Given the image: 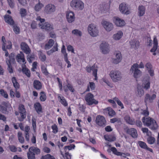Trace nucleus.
Segmentation results:
<instances>
[{
  "instance_id": "4d7b16f0",
  "label": "nucleus",
  "mask_w": 159,
  "mask_h": 159,
  "mask_svg": "<svg viewBox=\"0 0 159 159\" xmlns=\"http://www.w3.org/2000/svg\"><path fill=\"white\" fill-rule=\"evenodd\" d=\"M114 99H115V100L116 101L118 104L121 107V109H123L124 108L123 103L118 98H115Z\"/></svg>"
},
{
  "instance_id": "bb28decb",
  "label": "nucleus",
  "mask_w": 159,
  "mask_h": 159,
  "mask_svg": "<svg viewBox=\"0 0 159 159\" xmlns=\"http://www.w3.org/2000/svg\"><path fill=\"white\" fill-rule=\"evenodd\" d=\"M34 88L37 90L40 89L42 87V84L39 80H35L33 82Z\"/></svg>"
},
{
  "instance_id": "e433bc0d",
  "label": "nucleus",
  "mask_w": 159,
  "mask_h": 159,
  "mask_svg": "<svg viewBox=\"0 0 159 159\" xmlns=\"http://www.w3.org/2000/svg\"><path fill=\"white\" fill-rule=\"evenodd\" d=\"M43 6L42 3L41 2H39L35 5L34 9L36 11H39Z\"/></svg>"
},
{
  "instance_id": "ea45409f",
  "label": "nucleus",
  "mask_w": 159,
  "mask_h": 159,
  "mask_svg": "<svg viewBox=\"0 0 159 159\" xmlns=\"http://www.w3.org/2000/svg\"><path fill=\"white\" fill-rule=\"evenodd\" d=\"M108 113L110 116H113L116 115V112L111 107L107 108Z\"/></svg>"
},
{
  "instance_id": "f704fd0d",
  "label": "nucleus",
  "mask_w": 159,
  "mask_h": 159,
  "mask_svg": "<svg viewBox=\"0 0 159 159\" xmlns=\"http://www.w3.org/2000/svg\"><path fill=\"white\" fill-rule=\"evenodd\" d=\"M62 98L60 96L58 97V98L59 102L63 104L64 106L66 107L67 106V103L64 97H62Z\"/></svg>"
},
{
  "instance_id": "6e6d98bb",
  "label": "nucleus",
  "mask_w": 159,
  "mask_h": 159,
  "mask_svg": "<svg viewBox=\"0 0 159 159\" xmlns=\"http://www.w3.org/2000/svg\"><path fill=\"white\" fill-rule=\"evenodd\" d=\"M8 66L7 70L9 72L12 73L13 72V68L11 65V63H7Z\"/></svg>"
},
{
  "instance_id": "0eeeda50",
  "label": "nucleus",
  "mask_w": 159,
  "mask_h": 159,
  "mask_svg": "<svg viewBox=\"0 0 159 159\" xmlns=\"http://www.w3.org/2000/svg\"><path fill=\"white\" fill-rule=\"evenodd\" d=\"M101 52L103 54H107L110 51L109 44L105 42H102L99 46Z\"/></svg>"
},
{
  "instance_id": "8fccbe9b",
  "label": "nucleus",
  "mask_w": 159,
  "mask_h": 159,
  "mask_svg": "<svg viewBox=\"0 0 159 159\" xmlns=\"http://www.w3.org/2000/svg\"><path fill=\"white\" fill-rule=\"evenodd\" d=\"M27 155L28 159H35L34 153L31 154L28 152L27 153Z\"/></svg>"
},
{
  "instance_id": "13d9d810",
  "label": "nucleus",
  "mask_w": 159,
  "mask_h": 159,
  "mask_svg": "<svg viewBox=\"0 0 159 159\" xmlns=\"http://www.w3.org/2000/svg\"><path fill=\"white\" fill-rule=\"evenodd\" d=\"M9 5L11 8H13L14 7V0H7Z\"/></svg>"
},
{
  "instance_id": "412c9836",
  "label": "nucleus",
  "mask_w": 159,
  "mask_h": 159,
  "mask_svg": "<svg viewBox=\"0 0 159 159\" xmlns=\"http://www.w3.org/2000/svg\"><path fill=\"white\" fill-rule=\"evenodd\" d=\"M5 21L11 25H13L14 24V22L11 16L8 15H6L4 16Z\"/></svg>"
},
{
  "instance_id": "f8f14e48",
  "label": "nucleus",
  "mask_w": 159,
  "mask_h": 159,
  "mask_svg": "<svg viewBox=\"0 0 159 159\" xmlns=\"http://www.w3.org/2000/svg\"><path fill=\"white\" fill-rule=\"evenodd\" d=\"M126 133L131 136L134 139L136 138L138 136V134L136 129L134 128L128 129L126 131Z\"/></svg>"
},
{
  "instance_id": "6e6552de",
  "label": "nucleus",
  "mask_w": 159,
  "mask_h": 159,
  "mask_svg": "<svg viewBox=\"0 0 159 159\" xmlns=\"http://www.w3.org/2000/svg\"><path fill=\"white\" fill-rule=\"evenodd\" d=\"M96 122L99 126L104 127L106 125V121L103 116L98 115L96 117Z\"/></svg>"
},
{
  "instance_id": "bf43d9fd",
  "label": "nucleus",
  "mask_w": 159,
  "mask_h": 159,
  "mask_svg": "<svg viewBox=\"0 0 159 159\" xmlns=\"http://www.w3.org/2000/svg\"><path fill=\"white\" fill-rule=\"evenodd\" d=\"M137 91L138 96L140 97H141L144 94V91L141 89L138 88Z\"/></svg>"
},
{
  "instance_id": "0e129e2a",
  "label": "nucleus",
  "mask_w": 159,
  "mask_h": 159,
  "mask_svg": "<svg viewBox=\"0 0 159 159\" xmlns=\"http://www.w3.org/2000/svg\"><path fill=\"white\" fill-rule=\"evenodd\" d=\"M67 50L69 51H71L72 53H75L73 48L71 45H69L67 46Z\"/></svg>"
},
{
  "instance_id": "37998d69",
  "label": "nucleus",
  "mask_w": 159,
  "mask_h": 159,
  "mask_svg": "<svg viewBox=\"0 0 159 159\" xmlns=\"http://www.w3.org/2000/svg\"><path fill=\"white\" fill-rule=\"evenodd\" d=\"M138 143L139 146L142 148L146 149L148 147L146 143L143 142L139 141Z\"/></svg>"
},
{
  "instance_id": "393cba45",
  "label": "nucleus",
  "mask_w": 159,
  "mask_h": 159,
  "mask_svg": "<svg viewBox=\"0 0 159 159\" xmlns=\"http://www.w3.org/2000/svg\"><path fill=\"white\" fill-rule=\"evenodd\" d=\"M138 10V16H142L145 14V7L143 5H140L139 6Z\"/></svg>"
},
{
  "instance_id": "c756f323",
  "label": "nucleus",
  "mask_w": 159,
  "mask_h": 159,
  "mask_svg": "<svg viewBox=\"0 0 159 159\" xmlns=\"http://www.w3.org/2000/svg\"><path fill=\"white\" fill-rule=\"evenodd\" d=\"M158 42L156 37L155 36L153 39V48L151 49L150 52H154L157 50V48Z\"/></svg>"
},
{
  "instance_id": "f257e3e1",
  "label": "nucleus",
  "mask_w": 159,
  "mask_h": 159,
  "mask_svg": "<svg viewBox=\"0 0 159 159\" xmlns=\"http://www.w3.org/2000/svg\"><path fill=\"white\" fill-rule=\"evenodd\" d=\"M142 121L144 125L149 127L152 130H155L158 128V125L155 120L149 116L147 117H143Z\"/></svg>"
},
{
  "instance_id": "7c9ffc66",
  "label": "nucleus",
  "mask_w": 159,
  "mask_h": 159,
  "mask_svg": "<svg viewBox=\"0 0 159 159\" xmlns=\"http://www.w3.org/2000/svg\"><path fill=\"white\" fill-rule=\"evenodd\" d=\"M34 107L36 112L39 114L42 112V108L41 104L39 102H36L34 105Z\"/></svg>"
},
{
  "instance_id": "79ce46f5",
  "label": "nucleus",
  "mask_w": 159,
  "mask_h": 159,
  "mask_svg": "<svg viewBox=\"0 0 159 159\" xmlns=\"http://www.w3.org/2000/svg\"><path fill=\"white\" fill-rule=\"evenodd\" d=\"M72 33L75 35L81 36L82 35V33L81 31L75 29L73 30Z\"/></svg>"
},
{
  "instance_id": "c9c22d12",
  "label": "nucleus",
  "mask_w": 159,
  "mask_h": 159,
  "mask_svg": "<svg viewBox=\"0 0 159 159\" xmlns=\"http://www.w3.org/2000/svg\"><path fill=\"white\" fill-rule=\"evenodd\" d=\"M125 119L126 122L129 124L131 125L134 124L135 122L134 120L131 119L129 116H126L125 117Z\"/></svg>"
},
{
  "instance_id": "473e14b6",
  "label": "nucleus",
  "mask_w": 159,
  "mask_h": 159,
  "mask_svg": "<svg viewBox=\"0 0 159 159\" xmlns=\"http://www.w3.org/2000/svg\"><path fill=\"white\" fill-rule=\"evenodd\" d=\"M123 35V33L121 31H119L117 33L114 34L113 36V38L116 40L120 39Z\"/></svg>"
},
{
  "instance_id": "a211bd4d",
  "label": "nucleus",
  "mask_w": 159,
  "mask_h": 159,
  "mask_svg": "<svg viewBox=\"0 0 159 159\" xmlns=\"http://www.w3.org/2000/svg\"><path fill=\"white\" fill-rule=\"evenodd\" d=\"M21 50L26 54H29L30 52V50L28 46L25 43L22 42L20 44Z\"/></svg>"
},
{
  "instance_id": "72a5a7b5",
  "label": "nucleus",
  "mask_w": 159,
  "mask_h": 159,
  "mask_svg": "<svg viewBox=\"0 0 159 159\" xmlns=\"http://www.w3.org/2000/svg\"><path fill=\"white\" fill-rule=\"evenodd\" d=\"M22 71L23 73L25 74L28 77H30V70L26 67H23L22 69Z\"/></svg>"
},
{
  "instance_id": "603ef678",
  "label": "nucleus",
  "mask_w": 159,
  "mask_h": 159,
  "mask_svg": "<svg viewBox=\"0 0 159 159\" xmlns=\"http://www.w3.org/2000/svg\"><path fill=\"white\" fill-rule=\"evenodd\" d=\"M35 58L34 55V54H32L30 56L29 55H28L27 57V61L30 63L32 62V61L31 59H34Z\"/></svg>"
},
{
  "instance_id": "9d476101",
  "label": "nucleus",
  "mask_w": 159,
  "mask_h": 159,
  "mask_svg": "<svg viewBox=\"0 0 159 159\" xmlns=\"http://www.w3.org/2000/svg\"><path fill=\"white\" fill-rule=\"evenodd\" d=\"M156 94H153L152 96L148 93L146 94L144 101L146 104L148 102L152 103L153 102V100L156 98Z\"/></svg>"
},
{
  "instance_id": "5fc2aeb1",
  "label": "nucleus",
  "mask_w": 159,
  "mask_h": 159,
  "mask_svg": "<svg viewBox=\"0 0 159 159\" xmlns=\"http://www.w3.org/2000/svg\"><path fill=\"white\" fill-rule=\"evenodd\" d=\"M52 128L53 130L52 132L56 134L58 132V128L57 126L55 124H54L52 126Z\"/></svg>"
},
{
  "instance_id": "cd10ccee",
  "label": "nucleus",
  "mask_w": 159,
  "mask_h": 159,
  "mask_svg": "<svg viewBox=\"0 0 159 159\" xmlns=\"http://www.w3.org/2000/svg\"><path fill=\"white\" fill-rule=\"evenodd\" d=\"M21 54H18L16 57V59L17 61L19 63L22 61V62L24 63L25 61V60L24 57V54L22 53V52H20Z\"/></svg>"
},
{
  "instance_id": "f3484780",
  "label": "nucleus",
  "mask_w": 159,
  "mask_h": 159,
  "mask_svg": "<svg viewBox=\"0 0 159 159\" xmlns=\"http://www.w3.org/2000/svg\"><path fill=\"white\" fill-rule=\"evenodd\" d=\"M116 57L113 59V62L115 64H117L120 62L122 59V56L120 52H116L115 53Z\"/></svg>"
},
{
  "instance_id": "de8ad7c7",
  "label": "nucleus",
  "mask_w": 159,
  "mask_h": 159,
  "mask_svg": "<svg viewBox=\"0 0 159 159\" xmlns=\"http://www.w3.org/2000/svg\"><path fill=\"white\" fill-rule=\"evenodd\" d=\"M144 85V88L146 89H148L150 88V82L149 81V77H148Z\"/></svg>"
},
{
  "instance_id": "dca6fc26",
  "label": "nucleus",
  "mask_w": 159,
  "mask_h": 159,
  "mask_svg": "<svg viewBox=\"0 0 159 159\" xmlns=\"http://www.w3.org/2000/svg\"><path fill=\"white\" fill-rule=\"evenodd\" d=\"M102 24L105 30L107 31H110L112 30L113 26L112 24L107 21H104L102 22Z\"/></svg>"
},
{
  "instance_id": "6ab92c4d",
  "label": "nucleus",
  "mask_w": 159,
  "mask_h": 159,
  "mask_svg": "<svg viewBox=\"0 0 159 159\" xmlns=\"http://www.w3.org/2000/svg\"><path fill=\"white\" fill-rule=\"evenodd\" d=\"M9 106L10 104L8 102H3L0 105V111L3 113H6L7 111V108Z\"/></svg>"
},
{
  "instance_id": "3c124183",
  "label": "nucleus",
  "mask_w": 159,
  "mask_h": 159,
  "mask_svg": "<svg viewBox=\"0 0 159 159\" xmlns=\"http://www.w3.org/2000/svg\"><path fill=\"white\" fill-rule=\"evenodd\" d=\"M75 147V145L74 144H70L69 146H65L64 147V149L66 150L68 149L69 150H71L72 149H74Z\"/></svg>"
},
{
  "instance_id": "2eb2a0df",
  "label": "nucleus",
  "mask_w": 159,
  "mask_h": 159,
  "mask_svg": "<svg viewBox=\"0 0 159 159\" xmlns=\"http://www.w3.org/2000/svg\"><path fill=\"white\" fill-rule=\"evenodd\" d=\"M114 22L116 25L118 26L122 27L125 24V22L123 20L116 17H114Z\"/></svg>"
},
{
  "instance_id": "ddd939ff",
  "label": "nucleus",
  "mask_w": 159,
  "mask_h": 159,
  "mask_svg": "<svg viewBox=\"0 0 159 159\" xmlns=\"http://www.w3.org/2000/svg\"><path fill=\"white\" fill-rule=\"evenodd\" d=\"M119 9L120 11L123 14H128L129 13V11L126 4L122 3L120 4Z\"/></svg>"
},
{
  "instance_id": "2f4dec72",
  "label": "nucleus",
  "mask_w": 159,
  "mask_h": 159,
  "mask_svg": "<svg viewBox=\"0 0 159 159\" xmlns=\"http://www.w3.org/2000/svg\"><path fill=\"white\" fill-rule=\"evenodd\" d=\"M19 110L20 115L25 114L26 116V111L23 105L21 104L19 106Z\"/></svg>"
},
{
  "instance_id": "a19ab883",
  "label": "nucleus",
  "mask_w": 159,
  "mask_h": 159,
  "mask_svg": "<svg viewBox=\"0 0 159 159\" xmlns=\"http://www.w3.org/2000/svg\"><path fill=\"white\" fill-rule=\"evenodd\" d=\"M41 96L40 99L41 101H44L46 99V96L44 92L42 91L40 93Z\"/></svg>"
},
{
  "instance_id": "aec40b11",
  "label": "nucleus",
  "mask_w": 159,
  "mask_h": 159,
  "mask_svg": "<svg viewBox=\"0 0 159 159\" xmlns=\"http://www.w3.org/2000/svg\"><path fill=\"white\" fill-rule=\"evenodd\" d=\"M130 48H134L137 49L139 46V41L133 39L129 41Z\"/></svg>"
},
{
  "instance_id": "39448f33",
  "label": "nucleus",
  "mask_w": 159,
  "mask_h": 159,
  "mask_svg": "<svg viewBox=\"0 0 159 159\" xmlns=\"http://www.w3.org/2000/svg\"><path fill=\"white\" fill-rule=\"evenodd\" d=\"M139 65L137 63L134 64L131 66L130 71L134 73V77L135 78L139 77L141 75V71L138 69Z\"/></svg>"
},
{
  "instance_id": "09e8293b",
  "label": "nucleus",
  "mask_w": 159,
  "mask_h": 159,
  "mask_svg": "<svg viewBox=\"0 0 159 159\" xmlns=\"http://www.w3.org/2000/svg\"><path fill=\"white\" fill-rule=\"evenodd\" d=\"M41 70L43 73L45 75H48V72L47 71L46 68L44 65L41 66Z\"/></svg>"
},
{
  "instance_id": "69168bd1",
  "label": "nucleus",
  "mask_w": 159,
  "mask_h": 159,
  "mask_svg": "<svg viewBox=\"0 0 159 159\" xmlns=\"http://www.w3.org/2000/svg\"><path fill=\"white\" fill-rule=\"evenodd\" d=\"M145 67L148 70L152 69V64L150 62L147 63L145 65Z\"/></svg>"
},
{
  "instance_id": "338daca9",
  "label": "nucleus",
  "mask_w": 159,
  "mask_h": 159,
  "mask_svg": "<svg viewBox=\"0 0 159 159\" xmlns=\"http://www.w3.org/2000/svg\"><path fill=\"white\" fill-rule=\"evenodd\" d=\"M31 27L32 29H35L37 27V24L36 22L34 21H32L31 25Z\"/></svg>"
},
{
  "instance_id": "4c0bfd02",
  "label": "nucleus",
  "mask_w": 159,
  "mask_h": 159,
  "mask_svg": "<svg viewBox=\"0 0 159 159\" xmlns=\"http://www.w3.org/2000/svg\"><path fill=\"white\" fill-rule=\"evenodd\" d=\"M20 13L22 17H25L27 15V11L26 9L22 8L20 9Z\"/></svg>"
},
{
  "instance_id": "052dcab7",
  "label": "nucleus",
  "mask_w": 159,
  "mask_h": 159,
  "mask_svg": "<svg viewBox=\"0 0 159 159\" xmlns=\"http://www.w3.org/2000/svg\"><path fill=\"white\" fill-rule=\"evenodd\" d=\"M67 88L69 89L73 93L74 92L75 90L71 84H70L69 83H68L67 85Z\"/></svg>"
},
{
  "instance_id": "c03bdc74",
  "label": "nucleus",
  "mask_w": 159,
  "mask_h": 159,
  "mask_svg": "<svg viewBox=\"0 0 159 159\" xmlns=\"http://www.w3.org/2000/svg\"><path fill=\"white\" fill-rule=\"evenodd\" d=\"M1 95L4 98H8V95L7 92L5 91L3 89L0 90Z\"/></svg>"
},
{
  "instance_id": "20e7f679",
  "label": "nucleus",
  "mask_w": 159,
  "mask_h": 159,
  "mask_svg": "<svg viewBox=\"0 0 159 159\" xmlns=\"http://www.w3.org/2000/svg\"><path fill=\"white\" fill-rule=\"evenodd\" d=\"M85 100L87 105L91 106L94 104L97 105L98 101L94 98V96L91 93H88L85 97Z\"/></svg>"
},
{
  "instance_id": "864d4df0",
  "label": "nucleus",
  "mask_w": 159,
  "mask_h": 159,
  "mask_svg": "<svg viewBox=\"0 0 159 159\" xmlns=\"http://www.w3.org/2000/svg\"><path fill=\"white\" fill-rule=\"evenodd\" d=\"M13 27V30L15 33L16 34H19L20 32V28L19 27L16 25H14Z\"/></svg>"
},
{
  "instance_id": "423d86ee",
  "label": "nucleus",
  "mask_w": 159,
  "mask_h": 159,
  "mask_svg": "<svg viewBox=\"0 0 159 159\" xmlns=\"http://www.w3.org/2000/svg\"><path fill=\"white\" fill-rule=\"evenodd\" d=\"M88 30L92 36L96 37L98 35V31L96 26L93 24H91L89 25Z\"/></svg>"
},
{
  "instance_id": "c85d7f7f",
  "label": "nucleus",
  "mask_w": 159,
  "mask_h": 159,
  "mask_svg": "<svg viewBox=\"0 0 159 159\" xmlns=\"http://www.w3.org/2000/svg\"><path fill=\"white\" fill-rule=\"evenodd\" d=\"M12 81L13 84V85L16 89V90H17V89H19L20 87V85L19 83L17 82V80L16 79V77H13L12 78Z\"/></svg>"
},
{
  "instance_id": "b1692460",
  "label": "nucleus",
  "mask_w": 159,
  "mask_h": 159,
  "mask_svg": "<svg viewBox=\"0 0 159 159\" xmlns=\"http://www.w3.org/2000/svg\"><path fill=\"white\" fill-rule=\"evenodd\" d=\"M29 150L30 153L32 154L33 153H34L35 155V154L38 155L40 153V149L37 147H30L29 148Z\"/></svg>"
},
{
  "instance_id": "a18cd8bd",
  "label": "nucleus",
  "mask_w": 159,
  "mask_h": 159,
  "mask_svg": "<svg viewBox=\"0 0 159 159\" xmlns=\"http://www.w3.org/2000/svg\"><path fill=\"white\" fill-rule=\"evenodd\" d=\"M32 125L33 127L34 131V132H36V119L34 118V117H33L32 118Z\"/></svg>"
},
{
  "instance_id": "58836bf2",
  "label": "nucleus",
  "mask_w": 159,
  "mask_h": 159,
  "mask_svg": "<svg viewBox=\"0 0 159 159\" xmlns=\"http://www.w3.org/2000/svg\"><path fill=\"white\" fill-rule=\"evenodd\" d=\"M147 140L148 143L149 144H152L155 142V139L152 136H149Z\"/></svg>"
},
{
  "instance_id": "4468645a",
  "label": "nucleus",
  "mask_w": 159,
  "mask_h": 159,
  "mask_svg": "<svg viewBox=\"0 0 159 159\" xmlns=\"http://www.w3.org/2000/svg\"><path fill=\"white\" fill-rule=\"evenodd\" d=\"M66 17L67 20L69 23H72L75 20V14L71 11L67 12Z\"/></svg>"
},
{
  "instance_id": "680f3d73",
  "label": "nucleus",
  "mask_w": 159,
  "mask_h": 159,
  "mask_svg": "<svg viewBox=\"0 0 159 159\" xmlns=\"http://www.w3.org/2000/svg\"><path fill=\"white\" fill-rule=\"evenodd\" d=\"M19 2L22 5L25 6L27 4V1L29 2L30 0H18Z\"/></svg>"
},
{
  "instance_id": "49530a36",
  "label": "nucleus",
  "mask_w": 159,
  "mask_h": 159,
  "mask_svg": "<svg viewBox=\"0 0 159 159\" xmlns=\"http://www.w3.org/2000/svg\"><path fill=\"white\" fill-rule=\"evenodd\" d=\"M39 56H40L39 57L42 61L44 62L46 60V56L42 52H40Z\"/></svg>"
},
{
  "instance_id": "774afa93",
  "label": "nucleus",
  "mask_w": 159,
  "mask_h": 159,
  "mask_svg": "<svg viewBox=\"0 0 159 159\" xmlns=\"http://www.w3.org/2000/svg\"><path fill=\"white\" fill-rule=\"evenodd\" d=\"M10 149L11 151L16 152L17 151V148L14 146H12L10 147Z\"/></svg>"
},
{
  "instance_id": "f03ea898",
  "label": "nucleus",
  "mask_w": 159,
  "mask_h": 159,
  "mask_svg": "<svg viewBox=\"0 0 159 159\" xmlns=\"http://www.w3.org/2000/svg\"><path fill=\"white\" fill-rule=\"evenodd\" d=\"M109 75L112 81L115 82L120 80L122 78L121 72L117 70H111L110 72Z\"/></svg>"
},
{
  "instance_id": "9b49d317",
  "label": "nucleus",
  "mask_w": 159,
  "mask_h": 159,
  "mask_svg": "<svg viewBox=\"0 0 159 159\" xmlns=\"http://www.w3.org/2000/svg\"><path fill=\"white\" fill-rule=\"evenodd\" d=\"M86 70L87 72L90 73L91 71H93V74L95 76V80L97 79V72L98 70L96 68V66L94 64L92 66H87L86 67Z\"/></svg>"
},
{
  "instance_id": "1a4fd4ad",
  "label": "nucleus",
  "mask_w": 159,
  "mask_h": 159,
  "mask_svg": "<svg viewBox=\"0 0 159 159\" xmlns=\"http://www.w3.org/2000/svg\"><path fill=\"white\" fill-rule=\"evenodd\" d=\"M55 6L54 5L49 4L45 7L44 11L47 14H50L54 12L55 11Z\"/></svg>"
},
{
  "instance_id": "e2e57ef3",
  "label": "nucleus",
  "mask_w": 159,
  "mask_h": 159,
  "mask_svg": "<svg viewBox=\"0 0 159 159\" xmlns=\"http://www.w3.org/2000/svg\"><path fill=\"white\" fill-rule=\"evenodd\" d=\"M79 110L82 112H84L86 108L85 106H84L83 105H81L80 104H79Z\"/></svg>"
},
{
  "instance_id": "7ed1b4c3",
  "label": "nucleus",
  "mask_w": 159,
  "mask_h": 159,
  "mask_svg": "<svg viewBox=\"0 0 159 159\" xmlns=\"http://www.w3.org/2000/svg\"><path fill=\"white\" fill-rule=\"evenodd\" d=\"M70 5L74 9L78 10H82L84 7V3L80 0H72Z\"/></svg>"
},
{
  "instance_id": "4be33fe9",
  "label": "nucleus",
  "mask_w": 159,
  "mask_h": 159,
  "mask_svg": "<svg viewBox=\"0 0 159 159\" xmlns=\"http://www.w3.org/2000/svg\"><path fill=\"white\" fill-rule=\"evenodd\" d=\"M15 53H11L9 56V59H8L7 58L6 60V62L7 63H12L13 64H14L16 63L15 59Z\"/></svg>"
},
{
  "instance_id": "a878e982",
  "label": "nucleus",
  "mask_w": 159,
  "mask_h": 159,
  "mask_svg": "<svg viewBox=\"0 0 159 159\" xmlns=\"http://www.w3.org/2000/svg\"><path fill=\"white\" fill-rule=\"evenodd\" d=\"M54 41L52 39H50L48 43L45 44L44 46V48L46 50L50 49L54 45Z\"/></svg>"
},
{
  "instance_id": "5701e85b",
  "label": "nucleus",
  "mask_w": 159,
  "mask_h": 159,
  "mask_svg": "<svg viewBox=\"0 0 159 159\" xmlns=\"http://www.w3.org/2000/svg\"><path fill=\"white\" fill-rule=\"evenodd\" d=\"M43 29H45L46 31H50L52 30L53 29V27L50 24L47 23L43 25L41 27Z\"/></svg>"
}]
</instances>
